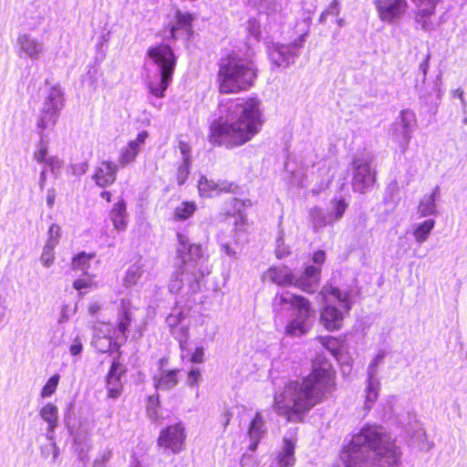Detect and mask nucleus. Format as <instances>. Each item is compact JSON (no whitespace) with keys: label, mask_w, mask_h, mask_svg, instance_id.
Segmentation results:
<instances>
[{"label":"nucleus","mask_w":467,"mask_h":467,"mask_svg":"<svg viewBox=\"0 0 467 467\" xmlns=\"http://www.w3.org/2000/svg\"><path fill=\"white\" fill-rule=\"evenodd\" d=\"M159 405V398L158 396H150L148 399L147 404V413L149 417L152 420H156L158 418L157 408Z\"/></svg>","instance_id":"8fccbe9b"},{"label":"nucleus","mask_w":467,"mask_h":467,"mask_svg":"<svg viewBox=\"0 0 467 467\" xmlns=\"http://www.w3.org/2000/svg\"><path fill=\"white\" fill-rule=\"evenodd\" d=\"M118 172V165L112 161H103L96 168L93 180L101 188L108 187L114 183Z\"/></svg>","instance_id":"412c9836"},{"label":"nucleus","mask_w":467,"mask_h":467,"mask_svg":"<svg viewBox=\"0 0 467 467\" xmlns=\"http://www.w3.org/2000/svg\"><path fill=\"white\" fill-rule=\"evenodd\" d=\"M234 184L228 182H217V192H230L234 191Z\"/></svg>","instance_id":"0e129e2a"},{"label":"nucleus","mask_w":467,"mask_h":467,"mask_svg":"<svg viewBox=\"0 0 467 467\" xmlns=\"http://www.w3.org/2000/svg\"><path fill=\"white\" fill-rule=\"evenodd\" d=\"M133 322V313L130 303L121 300L120 309L118 314L117 327H114L115 340L125 342L128 338L130 327Z\"/></svg>","instance_id":"a211bd4d"},{"label":"nucleus","mask_w":467,"mask_h":467,"mask_svg":"<svg viewBox=\"0 0 467 467\" xmlns=\"http://www.w3.org/2000/svg\"><path fill=\"white\" fill-rule=\"evenodd\" d=\"M247 29L249 33L255 38L260 36V24L256 19H249Z\"/></svg>","instance_id":"6e6d98bb"},{"label":"nucleus","mask_w":467,"mask_h":467,"mask_svg":"<svg viewBox=\"0 0 467 467\" xmlns=\"http://www.w3.org/2000/svg\"><path fill=\"white\" fill-rule=\"evenodd\" d=\"M264 122L257 98L229 99L220 103L219 117L210 126L208 140L213 146L237 148L256 136Z\"/></svg>","instance_id":"f257e3e1"},{"label":"nucleus","mask_w":467,"mask_h":467,"mask_svg":"<svg viewBox=\"0 0 467 467\" xmlns=\"http://www.w3.org/2000/svg\"><path fill=\"white\" fill-rule=\"evenodd\" d=\"M204 357V348L202 347H198L195 348L194 352L192 355L191 360L193 363H202Z\"/></svg>","instance_id":"680f3d73"},{"label":"nucleus","mask_w":467,"mask_h":467,"mask_svg":"<svg viewBox=\"0 0 467 467\" xmlns=\"http://www.w3.org/2000/svg\"><path fill=\"white\" fill-rule=\"evenodd\" d=\"M308 31L303 33L289 45L273 44L268 47L269 58L277 67H286L299 56V51L306 42Z\"/></svg>","instance_id":"9b49d317"},{"label":"nucleus","mask_w":467,"mask_h":467,"mask_svg":"<svg viewBox=\"0 0 467 467\" xmlns=\"http://www.w3.org/2000/svg\"><path fill=\"white\" fill-rule=\"evenodd\" d=\"M89 285H90V280H86V279H77L73 283V286L77 290H81L83 288H86V287L89 286Z\"/></svg>","instance_id":"338daca9"},{"label":"nucleus","mask_w":467,"mask_h":467,"mask_svg":"<svg viewBox=\"0 0 467 467\" xmlns=\"http://www.w3.org/2000/svg\"><path fill=\"white\" fill-rule=\"evenodd\" d=\"M400 457L398 447L382 427L365 425L341 451L336 467H394Z\"/></svg>","instance_id":"7ed1b4c3"},{"label":"nucleus","mask_w":467,"mask_h":467,"mask_svg":"<svg viewBox=\"0 0 467 467\" xmlns=\"http://www.w3.org/2000/svg\"><path fill=\"white\" fill-rule=\"evenodd\" d=\"M221 249L224 252V254L231 257V258H236L237 257V251L236 249L229 243H222L221 244Z\"/></svg>","instance_id":"052dcab7"},{"label":"nucleus","mask_w":467,"mask_h":467,"mask_svg":"<svg viewBox=\"0 0 467 467\" xmlns=\"http://www.w3.org/2000/svg\"><path fill=\"white\" fill-rule=\"evenodd\" d=\"M93 338H114V327L109 323L98 322L93 327Z\"/></svg>","instance_id":"f704fd0d"},{"label":"nucleus","mask_w":467,"mask_h":467,"mask_svg":"<svg viewBox=\"0 0 467 467\" xmlns=\"http://www.w3.org/2000/svg\"><path fill=\"white\" fill-rule=\"evenodd\" d=\"M93 257V255L87 254L85 253H81L75 256L72 260V268L74 270H81L86 273L87 269L89 266V261Z\"/></svg>","instance_id":"ea45409f"},{"label":"nucleus","mask_w":467,"mask_h":467,"mask_svg":"<svg viewBox=\"0 0 467 467\" xmlns=\"http://www.w3.org/2000/svg\"><path fill=\"white\" fill-rule=\"evenodd\" d=\"M109 219L114 228L119 232L125 231L128 225V213L126 210V202L123 199L113 204L109 212Z\"/></svg>","instance_id":"393cba45"},{"label":"nucleus","mask_w":467,"mask_h":467,"mask_svg":"<svg viewBox=\"0 0 467 467\" xmlns=\"http://www.w3.org/2000/svg\"><path fill=\"white\" fill-rule=\"evenodd\" d=\"M429 61H430V55H427L423 62L420 65V69L423 73L424 78H426L428 69H429Z\"/></svg>","instance_id":"774afa93"},{"label":"nucleus","mask_w":467,"mask_h":467,"mask_svg":"<svg viewBox=\"0 0 467 467\" xmlns=\"http://www.w3.org/2000/svg\"><path fill=\"white\" fill-rule=\"evenodd\" d=\"M59 379V375L55 374L47 380L40 393L42 398H48L56 392Z\"/></svg>","instance_id":"79ce46f5"},{"label":"nucleus","mask_w":467,"mask_h":467,"mask_svg":"<svg viewBox=\"0 0 467 467\" xmlns=\"http://www.w3.org/2000/svg\"><path fill=\"white\" fill-rule=\"evenodd\" d=\"M313 262L315 264H317V265L316 267H318L320 270V265L325 262L326 260V254L324 251L322 250H319V251H317L314 254H313Z\"/></svg>","instance_id":"e2e57ef3"},{"label":"nucleus","mask_w":467,"mask_h":467,"mask_svg":"<svg viewBox=\"0 0 467 467\" xmlns=\"http://www.w3.org/2000/svg\"><path fill=\"white\" fill-rule=\"evenodd\" d=\"M275 254L278 258H283L289 254L287 247L284 245V233L280 232L279 236L276 239V249Z\"/></svg>","instance_id":"603ef678"},{"label":"nucleus","mask_w":467,"mask_h":467,"mask_svg":"<svg viewBox=\"0 0 467 467\" xmlns=\"http://www.w3.org/2000/svg\"><path fill=\"white\" fill-rule=\"evenodd\" d=\"M200 378H201V371L198 368L192 369L188 373L187 384L189 386L197 385L198 382H199Z\"/></svg>","instance_id":"bf43d9fd"},{"label":"nucleus","mask_w":467,"mask_h":467,"mask_svg":"<svg viewBox=\"0 0 467 467\" xmlns=\"http://www.w3.org/2000/svg\"><path fill=\"white\" fill-rule=\"evenodd\" d=\"M186 321H187V314H185L182 310H180L177 308L174 309L166 317V323L169 326L170 329L176 327L177 326H180Z\"/></svg>","instance_id":"4c0bfd02"},{"label":"nucleus","mask_w":467,"mask_h":467,"mask_svg":"<svg viewBox=\"0 0 467 467\" xmlns=\"http://www.w3.org/2000/svg\"><path fill=\"white\" fill-rule=\"evenodd\" d=\"M267 277L280 286L295 285L306 293H314L320 281V269L308 265L299 275H296L285 265L274 266L268 269Z\"/></svg>","instance_id":"9d476101"},{"label":"nucleus","mask_w":467,"mask_h":467,"mask_svg":"<svg viewBox=\"0 0 467 467\" xmlns=\"http://www.w3.org/2000/svg\"><path fill=\"white\" fill-rule=\"evenodd\" d=\"M415 126L416 117L410 109L401 110L391 125V136L403 150L409 145Z\"/></svg>","instance_id":"f8f14e48"},{"label":"nucleus","mask_w":467,"mask_h":467,"mask_svg":"<svg viewBox=\"0 0 467 467\" xmlns=\"http://www.w3.org/2000/svg\"><path fill=\"white\" fill-rule=\"evenodd\" d=\"M46 164L50 168L53 173H57L63 167L64 162L58 157L51 156L48 157Z\"/></svg>","instance_id":"864d4df0"},{"label":"nucleus","mask_w":467,"mask_h":467,"mask_svg":"<svg viewBox=\"0 0 467 467\" xmlns=\"http://www.w3.org/2000/svg\"><path fill=\"white\" fill-rule=\"evenodd\" d=\"M179 369L161 370L153 376L154 387L157 389L170 390L177 386Z\"/></svg>","instance_id":"a878e982"},{"label":"nucleus","mask_w":467,"mask_h":467,"mask_svg":"<svg viewBox=\"0 0 467 467\" xmlns=\"http://www.w3.org/2000/svg\"><path fill=\"white\" fill-rule=\"evenodd\" d=\"M192 16L190 14H183L177 11L175 16V22L171 25L170 29L171 36L174 39L178 37L180 32L188 34L192 28Z\"/></svg>","instance_id":"cd10ccee"},{"label":"nucleus","mask_w":467,"mask_h":467,"mask_svg":"<svg viewBox=\"0 0 467 467\" xmlns=\"http://www.w3.org/2000/svg\"><path fill=\"white\" fill-rule=\"evenodd\" d=\"M19 57H28L37 60L44 54L45 46L42 41L30 34H22L17 37Z\"/></svg>","instance_id":"f3484780"},{"label":"nucleus","mask_w":467,"mask_h":467,"mask_svg":"<svg viewBox=\"0 0 467 467\" xmlns=\"http://www.w3.org/2000/svg\"><path fill=\"white\" fill-rule=\"evenodd\" d=\"M414 3L419 6H422L421 8L419 9L418 14L416 15V24L424 31L431 30L432 27V24L431 22L429 21L428 16L433 13L434 9L431 12L427 13L425 11V9H427L428 7L427 3H420L419 1Z\"/></svg>","instance_id":"72a5a7b5"},{"label":"nucleus","mask_w":467,"mask_h":467,"mask_svg":"<svg viewBox=\"0 0 467 467\" xmlns=\"http://www.w3.org/2000/svg\"><path fill=\"white\" fill-rule=\"evenodd\" d=\"M332 205H333L332 211L330 213H328L327 215L324 216L322 222L318 223V226H324L326 224H330L333 222L340 219L343 216V214L348 207V204L342 199L341 200H334L332 202Z\"/></svg>","instance_id":"c756f323"},{"label":"nucleus","mask_w":467,"mask_h":467,"mask_svg":"<svg viewBox=\"0 0 467 467\" xmlns=\"http://www.w3.org/2000/svg\"><path fill=\"white\" fill-rule=\"evenodd\" d=\"M149 134L147 131H140L135 140H130L128 145L120 151L119 163L121 167L126 166L135 161L139 152L141 150Z\"/></svg>","instance_id":"aec40b11"},{"label":"nucleus","mask_w":467,"mask_h":467,"mask_svg":"<svg viewBox=\"0 0 467 467\" xmlns=\"http://www.w3.org/2000/svg\"><path fill=\"white\" fill-rule=\"evenodd\" d=\"M434 225L435 221L433 219H428L421 223L416 224L413 231L415 240L420 244L424 243L428 239L432 229L434 228Z\"/></svg>","instance_id":"2f4dec72"},{"label":"nucleus","mask_w":467,"mask_h":467,"mask_svg":"<svg viewBox=\"0 0 467 467\" xmlns=\"http://www.w3.org/2000/svg\"><path fill=\"white\" fill-rule=\"evenodd\" d=\"M335 370L327 361L316 362L311 373L302 381H290L275 397V407L279 415L288 421H300L324 398L335 389Z\"/></svg>","instance_id":"f03ea898"},{"label":"nucleus","mask_w":467,"mask_h":467,"mask_svg":"<svg viewBox=\"0 0 467 467\" xmlns=\"http://www.w3.org/2000/svg\"><path fill=\"white\" fill-rule=\"evenodd\" d=\"M199 190L202 195H210V192L217 190V182L202 176L199 181Z\"/></svg>","instance_id":"c03bdc74"},{"label":"nucleus","mask_w":467,"mask_h":467,"mask_svg":"<svg viewBox=\"0 0 467 467\" xmlns=\"http://www.w3.org/2000/svg\"><path fill=\"white\" fill-rule=\"evenodd\" d=\"M63 106V92L60 87H52L44 100L36 121V130L40 140L37 145V150L34 152V159L39 163H47V160H48V157H47L48 150V132L55 127Z\"/></svg>","instance_id":"1a4fd4ad"},{"label":"nucleus","mask_w":467,"mask_h":467,"mask_svg":"<svg viewBox=\"0 0 467 467\" xmlns=\"http://www.w3.org/2000/svg\"><path fill=\"white\" fill-rule=\"evenodd\" d=\"M379 18L386 23L399 19L407 10L406 0H375Z\"/></svg>","instance_id":"dca6fc26"},{"label":"nucleus","mask_w":467,"mask_h":467,"mask_svg":"<svg viewBox=\"0 0 467 467\" xmlns=\"http://www.w3.org/2000/svg\"><path fill=\"white\" fill-rule=\"evenodd\" d=\"M184 441V428L181 423H177L167 427L161 432L158 439V445L164 449L171 450L176 454L182 451Z\"/></svg>","instance_id":"4468645a"},{"label":"nucleus","mask_w":467,"mask_h":467,"mask_svg":"<svg viewBox=\"0 0 467 467\" xmlns=\"http://www.w3.org/2000/svg\"><path fill=\"white\" fill-rule=\"evenodd\" d=\"M272 308L275 321L287 318L285 327L287 336L301 337L312 328L316 311L307 298L290 291H282L273 298Z\"/></svg>","instance_id":"39448f33"},{"label":"nucleus","mask_w":467,"mask_h":467,"mask_svg":"<svg viewBox=\"0 0 467 467\" xmlns=\"http://www.w3.org/2000/svg\"><path fill=\"white\" fill-rule=\"evenodd\" d=\"M248 5L257 8L261 12L265 13H272L275 12V4H274L271 0H244Z\"/></svg>","instance_id":"a19ab883"},{"label":"nucleus","mask_w":467,"mask_h":467,"mask_svg":"<svg viewBox=\"0 0 467 467\" xmlns=\"http://www.w3.org/2000/svg\"><path fill=\"white\" fill-rule=\"evenodd\" d=\"M113 338H93L92 344L94 348L101 353H106L110 350Z\"/></svg>","instance_id":"49530a36"},{"label":"nucleus","mask_w":467,"mask_h":467,"mask_svg":"<svg viewBox=\"0 0 467 467\" xmlns=\"http://www.w3.org/2000/svg\"><path fill=\"white\" fill-rule=\"evenodd\" d=\"M295 462V442L285 437L283 448L276 456V467H293Z\"/></svg>","instance_id":"bb28decb"},{"label":"nucleus","mask_w":467,"mask_h":467,"mask_svg":"<svg viewBox=\"0 0 467 467\" xmlns=\"http://www.w3.org/2000/svg\"><path fill=\"white\" fill-rule=\"evenodd\" d=\"M440 196V187L436 186L430 195H424L418 206V213L421 216H429L436 213L435 202Z\"/></svg>","instance_id":"c85d7f7f"},{"label":"nucleus","mask_w":467,"mask_h":467,"mask_svg":"<svg viewBox=\"0 0 467 467\" xmlns=\"http://www.w3.org/2000/svg\"><path fill=\"white\" fill-rule=\"evenodd\" d=\"M340 10L339 1L332 0L329 5L321 13L319 16V23L324 24L328 16H338Z\"/></svg>","instance_id":"37998d69"},{"label":"nucleus","mask_w":467,"mask_h":467,"mask_svg":"<svg viewBox=\"0 0 467 467\" xmlns=\"http://www.w3.org/2000/svg\"><path fill=\"white\" fill-rule=\"evenodd\" d=\"M266 432V427L260 412H256L254 418L250 423L248 429V436L251 439V443L248 449L252 451H255L260 440Z\"/></svg>","instance_id":"b1692460"},{"label":"nucleus","mask_w":467,"mask_h":467,"mask_svg":"<svg viewBox=\"0 0 467 467\" xmlns=\"http://www.w3.org/2000/svg\"><path fill=\"white\" fill-rule=\"evenodd\" d=\"M190 166L191 161H182V164L178 167L177 170V182L179 185H182L190 173Z\"/></svg>","instance_id":"de8ad7c7"},{"label":"nucleus","mask_w":467,"mask_h":467,"mask_svg":"<svg viewBox=\"0 0 467 467\" xmlns=\"http://www.w3.org/2000/svg\"><path fill=\"white\" fill-rule=\"evenodd\" d=\"M88 169V161H81L78 163L72 164L70 166V171L73 175L80 176L87 172Z\"/></svg>","instance_id":"5fc2aeb1"},{"label":"nucleus","mask_w":467,"mask_h":467,"mask_svg":"<svg viewBox=\"0 0 467 467\" xmlns=\"http://www.w3.org/2000/svg\"><path fill=\"white\" fill-rule=\"evenodd\" d=\"M73 448L75 453L80 462H86L88 461V451L91 448L89 433L83 429H78L73 434Z\"/></svg>","instance_id":"5701e85b"},{"label":"nucleus","mask_w":467,"mask_h":467,"mask_svg":"<svg viewBox=\"0 0 467 467\" xmlns=\"http://www.w3.org/2000/svg\"><path fill=\"white\" fill-rule=\"evenodd\" d=\"M385 358V352H379L375 358L370 361L368 367V385L366 387V409H370L371 406L376 402L379 397V391L380 389V382L378 379V367L383 361Z\"/></svg>","instance_id":"ddd939ff"},{"label":"nucleus","mask_w":467,"mask_h":467,"mask_svg":"<svg viewBox=\"0 0 467 467\" xmlns=\"http://www.w3.org/2000/svg\"><path fill=\"white\" fill-rule=\"evenodd\" d=\"M321 344L329 350L333 355L336 354L338 348V341L333 337H321L319 338Z\"/></svg>","instance_id":"3c124183"},{"label":"nucleus","mask_w":467,"mask_h":467,"mask_svg":"<svg viewBox=\"0 0 467 467\" xmlns=\"http://www.w3.org/2000/svg\"><path fill=\"white\" fill-rule=\"evenodd\" d=\"M56 190L54 188L48 189L47 193V204L49 208H52L56 200Z\"/></svg>","instance_id":"69168bd1"},{"label":"nucleus","mask_w":467,"mask_h":467,"mask_svg":"<svg viewBox=\"0 0 467 467\" xmlns=\"http://www.w3.org/2000/svg\"><path fill=\"white\" fill-rule=\"evenodd\" d=\"M320 295L324 301L320 311V323L329 331L341 328L343 320L353 305V290L329 284L323 286Z\"/></svg>","instance_id":"0eeeda50"},{"label":"nucleus","mask_w":467,"mask_h":467,"mask_svg":"<svg viewBox=\"0 0 467 467\" xmlns=\"http://www.w3.org/2000/svg\"><path fill=\"white\" fill-rule=\"evenodd\" d=\"M126 369L118 359H114L107 375V389L108 397L111 399H118L122 393L121 378Z\"/></svg>","instance_id":"6ab92c4d"},{"label":"nucleus","mask_w":467,"mask_h":467,"mask_svg":"<svg viewBox=\"0 0 467 467\" xmlns=\"http://www.w3.org/2000/svg\"><path fill=\"white\" fill-rule=\"evenodd\" d=\"M82 341L79 337H76L69 347V352L72 356H78L82 352Z\"/></svg>","instance_id":"4d7b16f0"},{"label":"nucleus","mask_w":467,"mask_h":467,"mask_svg":"<svg viewBox=\"0 0 467 467\" xmlns=\"http://www.w3.org/2000/svg\"><path fill=\"white\" fill-rule=\"evenodd\" d=\"M179 149L182 155V161H191V146L185 141L179 142Z\"/></svg>","instance_id":"13d9d810"},{"label":"nucleus","mask_w":467,"mask_h":467,"mask_svg":"<svg viewBox=\"0 0 467 467\" xmlns=\"http://www.w3.org/2000/svg\"><path fill=\"white\" fill-rule=\"evenodd\" d=\"M143 273V270L141 269V266L138 264H134L130 265L126 273L125 278H124V285L126 286H130L140 280L141 277V275Z\"/></svg>","instance_id":"c9c22d12"},{"label":"nucleus","mask_w":467,"mask_h":467,"mask_svg":"<svg viewBox=\"0 0 467 467\" xmlns=\"http://www.w3.org/2000/svg\"><path fill=\"white\" fill-rule=\"evenodd\" d=\"M175 271L171 274L169 290L172 294L192 293L201 290L202 281L211 273L208 254L202 244H194L179 233Z\"/></svg>","instance_id":"20e7f679"},{"label":"nucleus","mask_w":467,"mask_h":467,"mask_svg":"<svg viewBox=\"0 0 467 467\" xmlns=\"http://www.w3.org/2000/svg\"><path fill=\"white\" fill-rule=\"evenodd\" d=\"M150 73L147 80L149 92L157 99L165 97V91L172 81L176 57L168 45L161 44L148 49Z\"/></svg>","instance_id":"423d86ee"},{"label":"nucleus","mask_w":467,"mask_h":467,"mask_svg":"<svg viewBox=\"0 0 467 467\" xmlns=\"http://www.w3.org/2000/svg\"><path fill=\"white\" fill-rule=\"evenodd\" d=\"M54 249L55 247L45 244L40 257L41 263L44 266L49 267L54 262Z\"/></svg>","instance_id":"a18cd8bd"},{"label":"nucleus","mask_w":467,"mask_h":467,"mask_svg":"<svg viewBox=\"0 0 467 467\" xmlns=\"http://www.w3.org/2000/svg\"><path fill=\"white\" fill-rule=\"evenodd\" d=\"M441 76H438L437 79H436V82L434 83L433 88H432L433 90L436 93V100L433 101L432 99H431V95L428 94L426 91H424L422 89L420 91V99H424L426 104H432V103H434L435 105H437L438 102L441 100V99L442 97V91H441Z\"/></svg>","instance_id":"e433bc0d"},{"label":"nucleus","mask_w":467,"mask_h":467,"mask_svg":"<svg viewBox=\"0 0 467 467\" xmlns=\"http://www.w3.org/2000/svg\"><path fill=\"white\" fill-rule=\"evenodd\" d=\"M171 333L182 346L183 343H186L188 340L189 322L186 321V322L182 323V325L171 328Z\"/></svg>","instance_id":"58836bf2"},{"label":"nucleus","mask_w":467,"mask_h":467,"mask_svg":"<svg viewBox=\"0 0 467 467\" xmlns=\"http://www.w3.org/2000/svg\"><path fill=\"white\" fill-rule=\"evenodd\" d=\"M39 416L47 424L46 438L55 440V431L58 426V408L48 402L40 409Z\"/></svg>","instance_id":"4be33fe9"},{"label":"nucleus","mask_w":467,"mask_h":467,"mask_svg":"<svg viewBox=\"0 0 467 467\" xmlns=\"http://www.w3.org/2000/svg\"><path fill=\"white\" fill-rule=\"evenodd\" d=\"M332 162L323 161L318 163L317 171L320 176V182L318 185V191H323L328 187L334 179V172H331Z\"/></svg>","instance_id":"7c9ffc66"},{"label":"nucleus","mask_w":467,"mask_h":467,"mask_svg":"<svg viewBox=\"0 0 467 467\" xmlns=\"http://www.w3.org/2000/svg\"><path fill=\"white\" fill-rule=\"evenodd\" d=\"M354 174L352 186L355 192H365L375 182V173L369 164L361 160L353 161Z\"/></svg>","instance_id":"2eb2a0df"},{"label":"nucleus","mask_w":467,"mask_h":467,"mask_svg":"<svg viewBox=\"0 0 467 467\" xmlns=\"http://www.w3.org/2000/svg\"><path fill=\"white\" fill-rule=\"evenodd\" d=\"M60 237V227L52 223L48 229V239L47 241V244L56 247L58 243Z\"/></svg>","instance_id":"09e8293b"},{"label":"nucleus","mask_w":467,"mask_h":467,"mask_svg":"<svg viewBox=\"0 0 467 467\" xmlns=\"http://www.w3.org/2000/svg\"><path fill=\"white\" fill-rule=\"evenodd\" d=\"M197 206L194 202H182L175 208L173 219L175 221H184L193 215Z\"/></svg>","instance_id":"473e14b6"},{"label":"nucleus","mask_w":467,"mask_h":467,"mask_svg":"<svg viewBox=\"0 0 467 467\" xmlns=\"http://www.w3.org/2000/svg\"><path fill=\"white\" fill-rule=\"evenodd\" d=\"M256 72L253 61L234 57L222 59L218 72L220 92L237 93L247 90L254 85Z\"/></svg>","instance_id":"6e6552de"}]
</instances>
